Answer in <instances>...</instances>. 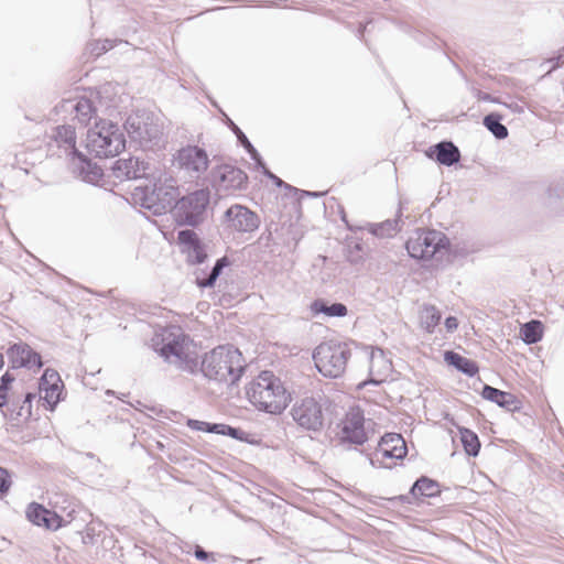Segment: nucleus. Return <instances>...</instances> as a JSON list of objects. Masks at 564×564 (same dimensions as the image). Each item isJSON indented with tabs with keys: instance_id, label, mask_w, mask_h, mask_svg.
<instances>
[{
	"instance_id": "f257e3e1",
	"label": "nucleus",
	"mask_w": 564,
	"mask_h": 564,
	"mask_svg": "<svg viewBox=\"0 0 564 564\" xmlns=\"http://www.w3.org/2000/svg\"><path fill=\"white\" fill-rule=\"evenodd\" d=\"M248 400L260 411L271 414L281 413L290 401L280 378L271 371H262L246 388Z\"/></svg>"
},
{
	"instance_id": "f03ea898",
	"label": "nucleus",
	"mask_w": 564,
	"mask_h": 564,
	"mask_svg": "<svg viewBox=\"0 0 564 564\" xmlns=\"http://www.w3.org/2000/svg\"><path fill=\"white\" fill-rule=\"evenodd\" d=\"M200 370L209 379L235 384L245 371V360L237 348L218 346L205 354Z\"/></svg>"
},
{
	"instance_id": "7ed1b4c3",
	"label": "nucleus",
	"mask_w": 564,
	"mask_h": 564,
	"mask_svg": "<svg viewBox=\"0 0 564 564\" xmlns=\"http://www.w3.org/2000/svg\"><path fill=\"white\" fill-rule=\"evenodd\" d=\"M149 180V184L134 188L133 200L153 215L165 214L176 200L177 187L174 182L169 184L167 180L163 182L161 171L153 172Z\"/></svg>"
},
{
	"instance_id": "20e7f679",
	"label": "nucleus",
	"mask_w": 564,
	"mask_h": 564,
	"mask_svg": "<svg viewBox=\"0 0 564 564\" xmlns=\"http://www.w3.org/2000/svg\"><path fill=\"white\" fill-rule=\"evenodd\" d=\"M160 355L180 370L194 373L198 361L189 337L180 328L164 330L161 335V346L156 348Z\"/></svg>"
},
{
	"instance_id": "39448f33",
	"label": "nucleus",
	"mask_w": 564,
	"mask_h": 564,
	"mask_svg": "<svg viewBox=\"0 0 564 564\" xmlns=\"http://www.w3.org/2000/svg\"><path fill=\"white\" fill-rule=\"evenodd\" d=\"M124 129L130 139L145 151L164 145L162 124L150 112L137 111L130 115L124 122Z\"/></svg>"
},
{
	"instance_id": "423d86ee",
	"label": "nucleus",
	"mask_w": 564,
	"mask_h": 564,
	"mask_svg": "<svg viewBox=\"0 0 564 564\" xmlns=\"http://www.w3.org/2000/svg\"><path fill=\"white\" fill-rule=\"evenodd\" d=\"M86 148L97 158L119 154L126 147V140L118 124L101 120L87 132Z\"/></svg>"
},
{
	"instance_id": "0eeeda50",
	"label": "nucleus",
	"mask_w": 564,
	"mask_h": 564,
	"mask_svg": "<svg viewBox=\"0 0 564 564\" xmlns=\"http://www.w3.org/2000/svg\"><path fill=\"white\" fill-rule=\"evenodd\" d=\"M350 357L349 346L336 340L321 343L313 352L316 369L327 378H339L345 372Z\"/></svg>"
},
{
	"instance_id": "6e6552de",
	"label": "nucleus",
	"mask_w": 564,
	"mask_h": 564,
	"mask_svg": "<svg viewBox=\"0 0 564 564\" xmlns=\"http://www.w3.org/2000/svg\"><path fill=\"white\" fill-rule=\"evenodd\" d=\"M209 191L197 189L175 200L174 217L178 225L195 227L204 221L209 204Z\"/></svg>"
},
{
	"instance_id": "1a4fd4ad",
	"label": "nucleus",
	"mask_w": 564,
	"mask_h": 564,
	"mask_svg": "<svg viewBox=\"0 0 564 564\" xmlns=\"http://www.w3.org/2000/svg\"><path fill=\"white\" fill-rule=\"evenodd\" d=\"M448 247L447 237L434 229H420L405 243L409 256L419 260H430Z\"/></svg>"
},
{
	"instance_id": "9d476101",
	"label": "nucleus",
	"mask_w": 564,
	"mask_h": 564,
	"mask_svg": "<svg viewBox=\"0 0 564 564\" xmlns=\"http://www.w3.org/2000/svg\"><path fill=\"white\" fill-rule=\"evenodd\" d=\"M291 415L299 426L304 430L317 432L324 424L323 408L315 397H303L295 401Z\"/></svg>"
},
{
	"instance_id": "9b49d317",
	"label": "nucleus",
	"mask_w": 564,
	"mask_h": 564,
	"mask_svg": "<svg viewBox=\"0 0 564 564\" xmlns=\"http://www.w3.org/2000/svg\"><path fill=\"white\" fill-rule=\"evenodd\" d=\"M360 453L366 455L372 467H390L384 463L386 458L402 459L408 453L404 438L400 434L389 433L381 437L375 453H368L361 448Z\"/></svg>"
},
{
	"instance_id": "f8f14e48",
	"label": "nucleus",
	"mask_w": 564,
	"mask_h": 564,
	"mask_svg": "<svg viewBox=\"0 0 564 564\" xmlns=\"http://www.w3.org/2000/svg\"><path fill=\"white\" fill-rule=\"evenodd\" d=\"M341 444H350L362 446L369 441L368 432L365 427V417L360 410L351 409L343 421V426L339 434Z\"/></svg>"
},
{
	"instance_id": "ddd939ff",
	"label": "nucleus",
	"mask_w": 564,
	"mask_h": 564,
	"mask_svg": "<svg viewBox=\"0 0 564 564\" xmlns=\"http://www.w3.org/2000/svg\"><path fill=\"white\" fill-rule=\"evenodd\" d=\"M212 178L218 192L228 193L243 188L248 176L242 170L224 164L213 170Z\"/></svg>"
},
{
	"instance_id": "4468645a",
	"label": "nucleus",
	"mask_w": 564,
	"mask_h": 564,
	"mask_svg": "<svg viewBox=\"0 0 564 564\" xmlns=\"http://www.w3.org/2000/svg\"><path fill=\"white\" fill-rule=\"evenodd\" d=\"M112 171L113 175L119 180H148L155 172L150 163L144 162L138 156L117 160Z\"/></svg>"
},
{
	"instance_id": "2eb2a0df",
	"label": "nucleus",
	"mask_w": 564,
	"mask_h": 564,
	"mask_svg": "<svg viewBox=\"0 0 564 564\" xmlns=\"http://www.w3.org/2000/svg\"><path fill=\"white\" fill-rule=\"evenodd\" d=\"M225 218L228 228L237 232L254 231L260 224L258 215L241 205L229 207L225 213Z\"/></svg>"
},
{
	"instance_id": "dca6fc26",
	"label": "nucleus",
	"mask_w": 564,
	"mask_h": 564,
	"mask_svg": "<svg viewBox=\"0 0 564 564\" xmlns=\"http://www.w3.org/2000/svg\"><path fill=\"white\" fill-rule=\"evenodd\" d=\"M177 162L181 169L191 176L199 177L208 167V156L205 150L198 147H187L178 151Z\"/></svg>"
},
{
	"instance_id": "f3484780",
	"label": "nucleus",
	"mask_w": 564,
	"mask_h": 564,
	"mask_svg": "<svg viewBox=\"0 0 564 564\" xmlns=\"http://www.w3.org/2000/svg\"><path fill=\"white\" fill-rule=\"evenodd\" d=\"M26 518L35 525L44 527L53 531L58 530L70 522L69 519H65L55 511H51L36 502L29 505L26 509Z\"/></svg>"
},
{
	"instance_id": "a211bd4d",
	"label": "nucleus",
	"mask_w": 564,
	"mask_h": 564,
	"mask_svg": "<svg viewBox=\"0 0 564 564\" xmlns=\"http://www.w3.org/2000/svg\"><path fill=\"white\" fill-rule=\"evenodd\" d=\"M9 360L12 368H28L30 370H37L42 367V359L40 354L34 351L28 344L18 343L12 345L8 351Z\"/></svg>"
},
{
	"instance_id": "6ab92c4d",
	"label": "nucleus",
	"mask_w": 564,
	"mask_h": 564,
	"mask_svg": "<svg viewBox=\"0 0 564 564\" xmlns=\"http://www.w3.org/2000/svg\"><path fill=\"white\" fill-rule=\"evenodd\" d=\"M178 242L187 254V262L191 264L204 263L208 254L205 245L199 240L195 231L185 229L178 231Z\"/></svg>"
},
{
	"instance_id": "aec40b11",
	"label": "nucleus",
	"mask_w": 564,
	"mask_h": 564,
	"mask_svg": "<svg viewBox=\"0 0 564 564\" xmlns=\"http://www.w3.org/2000/svg\"><path fill=\"white\" fill-rule=\"evenodd\" d=\"M63 382L57 371L46 369L39 382L40 397L53 409L61 399Z\"/></svg>"
},
{
	"instance_id": "412c9836",
	"label": "nucleus",
	"mask_w": 564,
	"mask_h": 564,
	"mask_svg": "<svg viewBox=\"0 0 564 564\" xmlns=\"http://www.w3.org/2000/svg\"><path fill=\"white\" fill-rule=\"evenodd\" d=\"M426 155L445 166H452L460 160V151L452 141H441L430 147Z\"/></svg>"
},
{
	"instance_id": "4be33fe9",
	"label": "nucleus",
	"mask_w": 564,
	"mask_h": 564,
	"mask_svg": "<svg viewBox=\"0 0 564 564\" xmlns=\"http://www.w3.org/2000/svg\"><path fill=\"white\" fill-rule=\"evenodd\" d=\"M52 140L56 147L63 150L66 156L70 159L79 155L76 148V132L75 128L70 124L58 126L54 129Z\"/></svg>"
},
{
	"instance_id": "5701e85b",
	"label": "nucleus",
	"mask_w": 564,
	"mask_h": 564,
	"mask_svg": "<svg viewBox=\"0 0 564 564\" xmlns=\"http://www.w3.org/2000/svg\"><path fill=\"white\" fill-rule=\"evenodd\" d=\"M74 172L82 177L83 181L91 184L98 183L104 173L102 170L96 164L88 160L82 152L72 159Z\"/></svg>"
},
{
	"instance_id": "b1692460",
	"label": "nucleus",
	"mask_w": 564,
	"mask_h": 564,
	"mask_svg": "<svg viewBox=\"0 0 564 564\" xmlns=\"http://www.w3.org/2000/svg\"><path fill=\"white\" fill-rule=\"evenodd\" d=\"M481 397L509 411H516L520 408V401L514 394L501 391L488 384L484 386Z\"/></svg>"
},
{
	"instance_id": "393cba45",
	"label": "nucleus",
	"mask_w": 564,
	"mask_h": 564,
	"mask_svg": "<svg viewBox=\"0 0 564 564\" xmlns=\"http://www.w3.org/2000/svg\"><path fill=\"white\" fill-rule=\"evenodd\" d=\"M230 264L229 259L225 256L219 258L212 270L207 273L204 269H197L194 272L195 283L200 289L213 288L221 274L223 270Z\"/></svg>"
},
{
	"instance_id": "a878e982",
	"label": "nucleus",
	"mask_w": 564,
	"mask_h": 564,
	"mask_svg": "<svg viewBox=\"0 0 564 564\" xmlns=\"http://www.w3.org/2000/svg\"><path fill=\"white\" fill-rule=\"evenodd\" d=\"M444 360L456 368L458 371L473 377L478 372V366L475 361L452 350L445 351Z\"/></svg>"
},
{
	"instance_id": "bb28decb",
	"label": "nucleus",
	"mask_w": 564,
	"mask_h": 564,
	"mask_svg": "<svg viewBox=\"0 0 564 564\" xmlns=\"http://www.w3.org/2000/svg\"><path fill=\"white\" fill-rule=\"evenodd\" d=\"M413 497H426L432 498L441 494L440 484L429 477L422 476L412 486L410 491Z\"/></svg>"
},
{
	"instance_id": "cd10ccee",
	"label": "nucleus",
	"mask_w": 564,
	"mask_h": 564,
	"mask_svg": "<svg viewBox=\"0 0 564 564\" xmlns=\"http://www.w3.org/2000/svg\"><path fill=\"white\" fill-rule=\"evenodd\" d=\"M311 311L314 315L324 314L328 317H344L347 315V307L343 303L328 304L324 300H315L311 304Z\"/></svg>"
},
{
	"instance_id": "c85d7f7f",
	"label": "nucleus",
	"mask_w": 564,
	"mask_h": 564,
	"mask_svg": "<svg viewBox=\"0 0 564 564\" xmlns=\"http://www.w3.org/2000/svg\"><path fill=\"white\" fill-rule=\"evenodd\" d=\"M69 108L75 112V118L83 124L90 121L95 113V108L90 99L80 97L75 102L68 101Z\"/></svg>"
},
{
	"instance_id": "c756f323",
	"label": "nucleus",
	"mask_w": 564,
	"mask_h": 564,
	"mask_svg": "<svg viewBox=\"0 0 564 564\" xmlns=\"http://www.w3.org/2000/svg\"><path fill=\"white\" fill-rule=\"evenodd\" d=\"M545 205L556 212L564 210V181L547 188Z\"/></svg>"
},
{
	"instance_id": "7c9ffc66",
	"label": "nucleus",
	"mask_w": 564,
	"mask_h": 564,
	"mask_svg": "<svg viewBox=\"0 0 564 564\" xmlns=\"http://www.w3.org/2000/svg\"><path fill=\"white\" fill-rule=\"evenodd\" d=\"M368 230L379 238H387L394 236L400 228V219H387L380 224H368Z\"/></svg>"
},
{
	"instance_id": "2f4dec72",
	"label": "nucleus",
	"mask_w": 564,
	"mask_h": 564,
	"mask_svg": "<svg viewBox=\"0 0 564 564\" xmlns=\"http://www.w3.org/2000/svg\"><path fill=\"white\" fill-rule=\"evenodd\" d=\"M502 117L497 112H491L484 117V126L499 140L508 137V129L501 123Z\"/></svg>"
},
{
	"instance_id": "473e14b6",
	"label": "nucleus",
	"mask_w": 564,
	"mask_h": 564,
	"mask_svg": "<svg viewBox=\"0 0 564 564\" xmlns=\"http://www.w3.org/2000/svg\"><path fill=\"white\" fill-rule=\"evenodd\" d=\"M521 336L525 344H535L542 339L543 327L542 323L532 319L521 326Z\"/></svg>"
},
{
	"instance_id": "72a5a7b5",
	"label": "nucleus",
	"mask_w": 564,
	"mask_h": 564,
	"mask_svg": "<svg viewBox=\"0 0 564 564\" xmlns=\"http://www.w3.org/2000/svg\"><path fill=\"white\" fill-rule=\"evenodd\" d=\"M459 433L465 452L469 456H477L480 451V442L477 434L468 429H460Z\"/></svg>"
},
{
	"instance_id": "f704fd0d",
	"label": "nucleus",
	"mask_w": 564,
	"mask_h": 564,
	"mask_svg": "<svg viewBox=\"0 0 564 564\" xmlns=\"http://www.w3.org/2000/svg\"><path fill=\"white\" fill-rule=\"evenodd\" d=\"M369 362L371 373L390 371L391 362L386 358L383 350L380 348H376L371 351Z\"/></svg>"
},
{
	"instance_id": "c9c22d12",
	"label": "nucleus",
	"mask_w": 564,
	"mask_h": 564,
	"mask_svg": "<svg viewBox=\"0 0 564 564\" xmlns=\"http://www.w3.org/2000/svg\"><path fill=\"white\" fill-rule=\"evenodd\" d=\"M227 123H228V127L237 135V139L240 142V144L248 151V153L250 154L251 159L256 163H261V156H260L259 152L254 149V147L251 144L249 139L246 137V134L239 129V127H237L232 122V120H230L229 118H227Z\"/></svg>"
},
{
	"instance_id": "e433bc0d",
	"label": "nucleus",
	"mask_w": 564,
	"mask_h": 564,
	"mask_svg": "<svg viewBox=\"0 0 564 564\" xmlns=\"http://www.w3.org/2000/svg\"><path fill=\"white\" fill-rule=\"evenodd\" d=\"M421 325L429 333H432L441 321V313L434 306H425L421 312Z\"/></svg>"
},
{
	"instance_id": "4c0bfd02",
	"label": "nucleus",
	"mask_w": 564,
	"mask_h": 564,
	"mask_svg": "<svg viewBox=\"0 0 564 564\" xmlns=\"http://www.w3.org/2000/svg\"><path fill=\"white\" fill-rule=\"evenodd\" d=\"M115 46V42L112 40H97L88 44V48L90 53L95 56H100L106 53L108 50Z\"/></svg>"
},
{
	"instance_id": "58836bf2",
	"label": "nucleus",
	"mask_w": 564,
	"mask_h": 564,
	"mask_svg": "<svg viewBox=\"0 0 564 564\" xmlns=\"http://www.w3.org/2000/svg\"><path fill=\"white\" fill-rule=\"evenodd\" d=\"M100 523L90 522L83 531L82 540L85 544H94L96 536L100 533Z\"/></svg>"
},
{
	"instance_id": "ea45409f",
	"label": "nucleus",
	"mask_w": 564,
	"mask_h": 564,
	"mask_svg": "<svg viewBox=\"0 0 564 564\" xmlns=\"http://www.w3.org/2000/svg\"><path fill=\"white\" fill-rule=\"evenodd\" d=\"M257 166L259 169L262 170V173L270 180L273 181V183L278 186V187H285V188H290L291 186L289 184H286L285 182H283L280 177H278L276 175H274L264 164V162L261 160V163H256Z\"/></svg>"
},
{
	"instance_id": "a19ab883",
	"label": "nucleus",
	"mask_w": 564,
	"mask_h": 564,
	"mask_svg": "<svg viewBox=\"0 0 564 564\" xmlns=\"http://www.w3.org/2000/svg\"><path fill=\"white\" fill-rule=\"evenodd\" d=\"M220 435H226V436H230L235 440L242 441L245 438L246 433L238 427H234V426L224 424V430Z\"/></svg>"
},
{
	"instance_id": "79ce46f5",
	"label": "nucleus",
	"mask_w": 564,
	"mask_h": 564,
	"mask_svg": "<svg viewBox=\"0 0 564 564\" xmlns=\"http://www.w3.org/2000/svg\"><path fill=\"white\" fill-rule=\"evenodd\" d=\"M11 486V477L6 468L0 467V494H7Z\"/></svg>"
},
{
	"instance_id": "37998d69",
	"label": "nucleus",
	"mask_w": 564,
	"mask_h": 564,
	"mask_svg": "<svg viewBox=\"0 0 564 564\" xmlns=\"http://www.w3.org/2000/svg\"><path fill=\"white\" fill-rule=\"evenodd\" d=\"M194 555L195 557L198 560V561H202V562H210V563H214L216 562V558L214 556L213 553H208L206 552L202 546L199 545H195V549H194Z\"/></svg>"
},
{
	"instance_id": "c03bdc74",
	"label": "nucleus",
	"mask_w": 564,
	"mask_h": 564,
	"mask_svg": "<svg viewBox=\"0 0 564 564\" xmlns=\"http://www.w3.org/2000/svg\"><path fill=\"white\" fill-rule=\"evenodd\" d=\"M545 63H554L547 73H551L560 66H564V48L561 50L555 57L547 59Z\"/></svg>"
},
{
	"instance_id": "a18cd8bd",
	"label": "nucleus",
	"mask_w": 564,
	"mask_h": 564,
	"mask_svg": "<svg viewBox=\"0 0 564 564\" xmlns=\"http://www.w3.org/2000/svg\"><path fill=\"white\" fill-rule=\"evenodd\" d=\"M187 426L191 430H194V431L205 432L206 431V426H207V422L189 419L187 421Z\"/></svg>"
},
{
	"instance_id": "49530a36",
	"label": "nucleus",
	"mask_w": 564,
	"mask_h": 564,
	"mask_svg": "<svg viewBox=\"0 0 564 564\" xmlns=\"http://www.w3.org/2000/svg\"><path fill=\"white\" fill-rule=\"evenodd\" d=\"M500 105H503L514 113H522L524 111V107L516 101L507 102L501 100Z\"/></svg>"
},
{
	"instance_id": "de8ad7c7",
	"label": "nucleus",
	"mask_w": 564,
	"mask_h": 564,
	"mask_svg": "<svg viewBox=\"0 0 564 564\" xmlns=\"http://www.w3.org/2000/svg\"><path fill=\"white\" fill-rule=\"evenodd\" d=\"M14 381V377L11 376L9 372H6L2 377H1V384H0V388L3 389L6 392L8 391L9 389V386Z\"/></svg>"
},
{
	"instance_id": "09e8293b",
	"label": "nucleus",
	"mask_w": 564,
	"mask_h": 564,
	"mask_svg": "<svg viewBox=\"0 0 564 564\" xmlns=\"http://www.w3.org/2000/svg\"><path fill=\"white\" fill-rule=\"evenodd\" d=\"M445 327H446L447 332L453 333L458 327L457 318L454 316H448L445 319Z\"/></svg>"
},
{
	"instance_id": "8fccbe9b",
	"label": "nucleus",
	"mask_w": 564,
	"mask_h": 564,
	"mask_svg": "<svg viewBox=\"0 0 564 564\" xmlns=\"http://www.w3.org/2000/svg\"><path fill=\"white\" fill-rule=\"evenodd\" d=\"M224 430V424H217V423H208L207 422V426H206V431L207 433H215V434H221Z\"/></svg>"
},
{
	"instance_id": "3c124183",
	"label": "nucleus",
	"mask_w": 564,
	"mask_h": 564,
	"mask_svg": "<svg viewBox=\"0 0 564 564\" xmlns=\"http://www.w3.org/2000/svg\"><path fill=\"white\" fill-rule=\"evenodd\" d=\"M479 99L484 100V101H491V102H496V104H501V99L500 98L492 97L491 95H489L487 93L480 94L479 95Z\"/></svg>"
},
{
	"instance_id": "603ef678",
	"label": "nucleus",
	"mask_w": 564,
	"mask_h": 564,
	"mask_svg": "<svg viewBox=\"0 0 564 564\" xmlns=\"http://www.w3.org/2000/svg\"><path fill=\"white\" fill-rule=\"evenodd\" d=\"M7 403V392L0 388V408Z\"/></svg>"
},
{
	"instance_id": "864d4df0",
	"label": "nucleus",
	"mask_w": 564,
	"mask_h": 564,
	"mask_svg": "<svg viewBox=\"0 0 564 564\" xmlns=\"http://www.w3.org/2000/svg\"><path fill=\"white\" fill-rule=\"evenodd\" d=\"M33 398H35V394L30 393V392H29V393H26V394H25V399H24V403H29V404H31V402H32V399H33Z\"/></svg>"
},
{
	"instance_id": "5fc2aeb1",
	"label": "nucleus",
	"mask_w": 564,
	"mask_h": 564,
	"mask_svg": "<svg viewBox=\"0 0 564 564\" xmlns=\"http://www.w3.org/2000/svg\"><path fill=\"white\" fill-rule=\"evenodd\" d=\"M306 195H310V196H321V195H323V193L306 192Z\"/></svg>"
},
{
	"instance_id": "6e6d98bb",
	"label": "nucleus",
	"mask_w": 564,
	"mask_h": 564,
	"mask_svg": "<svg viewBox=\"0 0 564 564\" xmlns=\"http://www.w3.org/2000/svg\"><path fill=\"white\" fill-rule=\"evenodd\" d=\"M3 355L0 352V369L3 367Z\"/></svg>"
},
{
	"instance_id": "4d7b16f0",
	"label": "nucleus",
	"mask_w": 564,
	"mask_h": 564,
	"mask_svg": "<svg viewBox=\"0 0 564 564\" xmlns=\"http://www.w3.org/2000/svg\"><path fill=\"white\" fill-rule=\"evenodd\" d=\"M158 447H159V448H162V447H163V444L159 442V443H158Z\"/></svg>"
}]
</instances>
